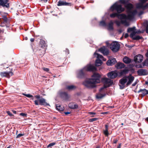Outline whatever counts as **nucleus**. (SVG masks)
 <instances>
[{
    "instance_id": "obj_1",
    "label": "nucleus",
    "mask_w": 148,
    "mask_h": 148,
    "mask_svg": "<svg viewBox=\"0 0 148 148\" xmlns=\"http://www.w3.org/2000/svg\"><path fill=\"white\" fill-rule=\"evenodd\" d=\"M35 97L37 99L34 101V104L36 105H41L44 106H50L49 103L46 102V100L44 98L42 97L40 98V95H36L35 96Z\"/></svg>"
},
{
    "instance_id": "obj_2",
    "label": "nucleus",
    "mask_w": 148,
    "mask_h": 148,
    "mask_svg": "<svg viewBox=\"0 0 148 148\" xmlns=\"http://www.w3.org/2000/svg\"><path fill=\"white\" fill-rule=\"evenodd\" d=\"M90 78L88 80H85L83 83V84L88 88H93L96 87V83L93 80Z\"/></svg>"
},
{
    "instance_id": "obj_3",
    "label": "nucleus",
    "mask_w": 148,
    "mask_h": 148,
    "mask_svg": "<svg viewBox=\"0 0 148 148\" xmlns=\"http://www.w3.org/2000/svg\"><path fill=\"white\" fill-rule=\"evenodd\" d=\"M111 9L112 11L116 10L117 12L119 14L125 11L124 8L122 7L121 4L115 3L111 7Z\"/></svg>"
},
{
    "instance_id": "obj_4",
    "label": "nucleus",
    "mask_w": 148,
    "mask_h": 148,
    "mask_svg": "<svg viewBox=\"0 0 148 148\" xmlns=\"http://www.w3.org/2000/svg\"><path fill=\"white\" fill-rule=\"evenodd\" d=\"M59 95L60 99L63 101H68L71 98L70 95L67 92L65 91H60Z\"/></svg>"
},
{
    "instance_id": "obj_5",
    "label": "nucleus",
    "mask_w": 148,
    "mask_h": 148,
    "mask_svg": "<svg viewBox=\"0 0 148 148\" xmlns=\"http://www.w3.org/2000/svg\"><path fill=\"white\" fill-rule=\"evenodd\" d=\"M110 49L114 52H117L120 49V46L119 43L116 41L112 42L110 45Z\"/></svg>"
},
{
    "instance_id": "obj_6",
    "label": "nucleus",
    "mask_w": 148,
    "mask_h": 148,
    "mask_svg": "<svg viewBox=\"0 0 148 148\" xmlns=\"http://www.w3.org/2000/svg\"><path fill=\"white\" fill-rule=\"evenodd\" d=\"M127 81V79L125 76L123 77L119 80V85L120 89H123L127 87L125 84H126Z\"/></svg>"
},
{
    "instance_id": "obj_7",
    "label": "nucleus",
    "mask_w": 148,
    "mask_h": 148,
    "mask_svg": "<svg viewBox=\"0 0 148 148\" xmlns=\"http://www.w3.org/2000/svg\"><path fill=\"white\" fill-rule=\"evenodd\" d=\"M101 75L98 73H94L92 75L91 80H93L96 84L100 83L101 82Z\"/></svg>"
},
{
    "instance_id": "obj_8",
    "label": "nucleus",
    "mask_w": 148,
    "mask_h": 148,
    "mask_svg": "<svg viewBox=\"0 0 148 148\" xmlns=\"http://www.w3.org/2000/svg\"><path fill=\"white\" fill-rule=\"evenodd\" d=\"M128 14V19L132 20L133 19L137 13V11L136 10H132L127 11Z\"/></svg>"
},
{
    "instance_id": "obj_9",
    "label": "nucleus",
    "mask_w": 148,
    "mask_h": 148,
    "mask_svg": "<svg viewBox=\"0 0 148 148\" xmlns=\"http://www.w3.org/2000/svg\"><path fill=\"white\" fill-rule=\"evenodd\" d=\"M11 71L8 72H2L0 73V75L2 77H5L9 78L11 76L13 75V73L12 72L13 71L12 69H11Z\"/></svg>"
},
{
    "instance_id": "obj_10",
    "label": "nucleus",
    "mask_w": 148,
    "mask_h": 148,
    "mask_svg": "<svg viewBox=\"0 0 148 148\" xmlns=\"http://www.w3.org/2000/svg\"><path fill=\"white\" fill-rule=\"evenodd\" d=\"M9 0H0V6L9 9L10 8L9 3H8Z\"/></svg>"
},
{
    "instance_id": "obj_11",
    "label": "nucleus",
    "mask_w": 148,
    "mask_h": 148,
    "mask_svg": "<svg viewBox=\"0 0 148 148\" xmlns=\"http://www.w3.org/2000/svg\"><path fill=\"white\" fill-rule=\"evenodd\" d=\"M143 56L140 54L134 57V61L136 63L141 62L143 61Z\"/></svg>"
},
{
    "instance_id": "obj_12",
    "label": "nucleus",
    "mask_w": 148,
    "mask_h": 148,
    "mask_svg": "<svg viewBox=\"0 0 148 148\" xmlns=\"http://www.w3.org/2000/svg\"><path fill=\"white\" fill-rule=\"evenodd\" d=\"M98 51L102 53L104 56H108L109 52L108 50L104 46L99 48L98 49Z\"/></svg>"
},
{
    "instance_id": "obj_13",
    "label": "nucleus",
    "mask_w": 148,
    "mask_h": 148,
    "mask_svg": "<svg viewBox=\"0 0 148 148\" xmlns=\"http://www.w3.org/2000/svg\"><path fill=\"white\" fill-rule=\"evenodd\" d=\"M84 69L88 71L94 72L97 70L96 67L91 64L88 65L86 67H85Z\"/></svg>"
},
{
    "instance_id": "obj_14",
    "label": "nucleus",
    "mask_w": 148,
    "mask_h": 148,
    "mask_svg": "<svg viewBox=\"0 0 148 148\" xmlns=\"http://www.w3.org/2000/svg\"><path fill=\"white\" fill-rule=\"evenodd\" d=\"M138 75L140 76L145 75L148 74V72L146 69H139L137 71Z\"/></svg>"
},
{
    "instance_id": "obj_15",
    "label": "nucleus",
    "mask_w": 148,
    "mask_h": 148,
    "mask_svg": "<svg viewBox=\"0 0 148 148\" xmlns=\"http://www.w3.org/2000/svg\"><path fill=\"white\" fill-rule=\"evenodd\" d=\"M138 92V93L141 92V93L140 94V96L142 98L143 97L146 95L148 94V90L145 88L140 89Z\"/></svg>"
},
{
    "instance_id": "obj_16",
    "label": "nucleus",
    "mask_w": 148,
    "mask_h": 148,
    "mask_svg": "<svg viewBox=\"0 0 148 148\" xmlns=\"http://www.w3.org/2000/svg\"><path fill=\"white\" fill-rule=\"evenodd\" d=\"M83 69L79 70L77 75V77L78 78L82 79L85 77V73L84 72Z\"/></svg>"
},
{
    "instance_id": "obj_17",
    "label": "nucleus",
    "mask_w": 148,
    "mask_h": 148,
    "mask_svg": "<svg viewBox=\"0 0 148 148\" xmlns=\"http://www.w3.org/2000/svg\"><path fill=\"white\" fill-rule=\"evenodd\" d=\"M117 76V73L116 72L114 71H112L108 74V77L112 79L115 78Z\"/></svg>"
},
{
    "instance_id": "obj_18",
    "label": "nucleus",
    "mask_w": 148,
    "mask_h": 148,
    "mask_svg": "<svg viewBox=\"0 0 148 148\" xmlns=\"http://www.w3.org/2000/svg\"><path fill=\"white\" fill-rule=\"evenodd\" d=\"M101 81L104 84L110 85V86L113 83V82L112 80H111L110 79L107 78H102Z\"/></svg>"
},
{
    "instance_id": "obj_19",
    "label": "nucleus",
    "mask_w": 148,
    "mask_h": 148,
    "mask_svg": "<svg viewBox=\"0 0 148 148\" xmlns=\"http://www.w3.org/2000/svg\"><path fill=\"white\" fill-rule=\"evenodd\" d=\"M39 47L42 49H46L47 45L45 43V42L42 39H41L39 42Z\"/></svg>"
},
{
    "instance_id": "obj_20",
    "label": "nucleus",
    "mask_w": 148,
    "mask_h": 148,
    "mask_svg": "<svg viewBox=\"0 0 148 148\" xmlns=\"http://www.w3.org/2000/svg\"><path fill=\"white\" fill-rule=\"evenodd\" d=\"M69 108L71 109H75L78 108V106L77 104H75L74 102L69 103L68 104Z\"/></svg>"
},
{
    "instance_id": "obj_21",
    "label": "nucleus",
    "mask_w": 148,
    "mask_h": 148,
    "mask_svg": "<svg viewBox=\"0 0 148 148\" xmlns=\"http://www.w3.org/2000/svg\"><path fill=\"white\" fill-rule=\"evenodd\" d=\"M117 62L115 58H113L111 60H108L106 62V64L108 66H112Z\"/></svg>"
},
{
    "instance_id": "obj_22",
    "label": "nucleus",
    "mask_w": 148,
    "mask_h": 148,
    "mask_svg": "<svg viewBox=\"0 0 148 148\" xmlns=\"http://www.w3.org/2000/svg\"><path fill=\"white\" fill-rule=\"evenodd\" d=\"M129 71V70L128 69H124L123 70H121L119 72V76H121L125 75L127 74Z\"/></svg>"
},
{
    "instance_id": "obj_23",
    "label": "nucleus",
    "mask_w": 148,
    "mask_h": 148,
    "mask_svg": "<svg viewBox=\"0 0 148 148\" xmlns=\"http://www.w3.org/2000/svg\"><path fill=\"white\" fill-rule=\"evenodd\" d=\"M125 8L127 9V12L132 10L133 8V5L132 4L130 3H127L125 5Z\"/></svg>"
},
{
    "instance_id": "obj_24",
    "label": "nucleus",
    "mask_w": 148,
    "mask_h": 148,
    "mask_svg": "<svg viewBox=\"0 0 148 148\" xmlns=\"http://www.w3.org/2000/svg\"><path fill=\"white\" fill-rule=\"evenodd\" d=\"M118 18L121 19H125V20H126V19H128V16L125 14H119Z\"/></svg>"
},
{
    "instance_id": "obj_25",
    "label": "nucleus",
    "mask_w": 148,
    "mask_h": 148,
    "mask_svg": "<svg viewBox=\"0 0 148 148\" xmlns=\"http://www.w3.org/2000/svg\"><path fill=\"white\" fill-rule=\"evenodd\" d=\"M113 25L114 23L112 21H110L108 25H107L108 29L109 30H114Z\"/></svg>"
},
{
    "instance_id": "obj_26",
    "label": "nucleus",
    "mask_w": 148,
    "mask_h": 148,
    "mask_svg": "<svg viewBox=\"0 0 148 148\" xmlns=\"http://www.w3.org/2000/svg\"><path fill=\"white\" fill-rule=\"evenodd\" d=\"M123 62L125 64H128L131 62V60L127 56H125L123 59Z\"/></svg>"
},
{
    "instance_id": "obj_27",
    "label": "nucleus",
    "mask_w": 148,
    "mask_h": 148,
    "mask_svg": "<svg viewBox=\"0 0 148 148\" xmlns=\"http://www.w3.org/2000/svg\"><path fill=\"white\" fill-rule=\"evenodd\" d=\"M125 65L123 63L121 62H118L116 65V67L118 69H121L124 68Z\"/></svg>"
},
{
    "instance_id": "obj_28",
    "label": "nucleus",
    "mask_w": 148,
    "mask_h": 148,
    "mask_svg": "<svg viewBox=\"0 0 148 148\" xmlns=\"http://www.w3.org/2000/svg\"><path fill=\"white\" fill-rule=\"evenodd\" d=\"M130 37L131 38H132L133 40H138L143 38L142 36L138 35L135 36H131V34L130 35Z\"/></svg>"
},
{
    "instance_id": "obj_29",
    "label": "nucleus",
    "mask_w": 148,
    "mask_h": 148,
    "mask_svg": "<svg viewBox=\"0 0 148 148\" xmlns=\"http://www.w3.org/2000/svg\"><path fill=\"white\" fill-rule=\"evenodd\" d=\"M147 61L146 60H145L142 63V65L140 64H136L135 65V67L136 68H142L143 67L145 66L146 65V63Z\"/></svg>"
},
{
    "instance_id": "obj_30",
    "label": "nucleus",
    "mask_w": 148,
    "mask_h": 148,
    "mask_svg": "<svg viewBox=\"0 0 148 148\" xmlns=\"http://www.w3.org/2000/svg\"><path fill=\"white\" fill-rule=\"evenodd\" d=\"M134 79V78H128L127 80H128V81H127V82L126 84V86L127 87L130 85L132 83Z\"/></svg>"
},
{
    "instance_id": "obj_31",
    "label": "nucleus",
    "mask_w": 148,
    "mask_h": 148,
    "mask_svg": "<svg viewBox=\"0 0 148 148\" xmlns=\"http://www.w3.org/2000/svg\"><path fill=\"white\" fill-rule=\"evenodd\" d=\"M46 49H40L38 51L39 54L40 56H42L45 54Z\"/></svg>"
},
{
    "instance_id": "obj_32",
    "label": "nucleus",
    "mask_w": 148,
    "mask_h": 148,
    "mask_svg": "<svg viewBox=\"0 0 148 148\" xmlns=\"http://www.w3.org/2000/svg\"><path fill=\"white\" fill-rule=\"evenodd\" d=\"M105 130L103 131V133L106 136H108L109 135V133L108 132V126L107 125H105Z\"/></svg>"
},
{
    "instance_id": "obj_33",
    "label": "nucleus",
    "mask_w": 148,
    "mask_h": 148,
    "mask_svg": "<svg viewBox=\"0 0 148 148\" xmlns=\"http://www.w3.org/2000/svg\"><path fill=\"white\" fill-rule=\"evenodd\" d=\"M115 23L118 26H119L121 23H127V21L126 20H122L121 22L118 21H115Z\"/></svg>"
},
{
    "instance_id": "obj_34",
    "label": "nucleus",
    "mask_w": 148,
    "mask_h": 148,
    "mask_svg": "<svg viewBox=\"0 0 148 148\" xmlns=\"http://www.w3.org/2000/svg\"><path fill=\"white\" fill-rule=\"evenodd\" d=\"M106 94H101V93H98L97 94L96 96V98L97 99H100L102 98L106 95Z\"/></svg>"
},
{
    "instance_id": "obj_35",
    "label": "nucleus",
    "mask_w": 148,
    "mask_h": 148,
    "mask_svg": "<svg viewBox=\"0 0 148 148\" xmlns=\"http://www.w3.org/2000/svg\"><path fill=\"white\" fill-rule=\"evenodd\" d=\"M56 108L57 110L60 111H63L64 110V107L61 106L59 105H56Z\"/></svg>"
},
{
    "instance_id": "obj_36",
    "label": "nucleus",
    "mask_w": 148,
    "mask_h": 148,
    "mask_svg": "<svg viewBox=\"0 0 148 148\" xmlns=\"http://www.w3.org/2000/svg\"><path fill=\"white\" fill-rule=\"evenodd\" d=\"M76 87L75 86L71 85L66 86V89L69 90H70L74 89Z\"/></svg>"
},
{
    "instance_id": "obj_37",
    "label": "nucleus",
    "mask_w": 148,
    "mask_h": 148,
    "mask_svg": "<svg viewBox=\"0 0 148 148\" xmlns=\"http://www.w3.org/2000/svg\"><path fill=\"white\" fill-rule=\"evenodd\" d=\"M102 61L100 59H97L95 61V65L97 66H99L101 64Z\"/></svg>"
},
{
    "instance_id": "obj_38",
    "label": "nucleus",
    "mask_w": 148,
    "mask_h": 148,
    "mask_svg": "<svg viewBox=\"0 0 148 148\" xmlns=\"http://www.w3.org/2000/svg\"><path fill=\"white\" fill-rule=\"evenodd\" d=\"M119 13L117 12L113 13L110 14V16L111 18L117 17L118 18Z\"/></svg>"
},
{
    "instance_id": "obj_39",
    "label": "nucleus",
    "mask_w": 148,
    "mask_h": 148,
    "mask_svg": "<svg viewBox=\"0 0 148 148\" xmlns=\"http://www.w3.org/2000/svg\"><path fill=\"white\" fill-rule=\"evenodd\" d=\"M136 30V27H132L129 28H128L127 30V32H132V33H133V32H135Z\"/></svg>"
},
{
    "instance_id": "obj_40",
    "label": "nucleus",
    "mask_w": 148,
    "mask_h": 148,
    "mask_svg": "<svg viewBox=\"0 0 148 148\" xmlns=\"http://www.w3.org/2000/svg\"><path fill=\"white\" fill-rule=\"evenodd\" d=\"M65 1L59 0L58 2L57 5L58 6L65 5Z\"/></svg>"
},
{
    "instance_id": "obj_41",
    "label": "nucleus",
    "mask_w": 148,
    "mask_h": 148,
    "mask_svg": "<svg viewBox=\"0 0 148 148\" xmlns=\"http://www.w3.org/2000/svg\"><path fill=\"white\" fill-rule=\"evenodd\" d=\"M143 25L145 26H146V32L148 34V21H146L143 23Z\"/></svg>"
},
{
    "instance_id": "obj_42",
    "label": "nucleus",
    "mask_w": 148,
    "mask_h": 148,
    "mask_svg": "<svg viewBox=\"0 0 148 148\" xmlns=\"http://www.w3.org/2000/svg\"><path fill=\"white\" fill-rule=\"evenodd\" d=\"M99 25L100 26H102L105 27L107 26V24L104 21H100L99 23Z\"/></svg>"
},
{
    "instance_id": "obj_43",
    "label": "nucleus",
    "mask_w": 148,
    "mask_h": 148,
    "mask_svg": "<svg viewBox=\"0 0 148 148\" xmlns=\"http://www.w3.org/2000/svg\"><path fill=\"white\" fill-rule=\"evenodd\" d=\"M94 55H97V59H102L103 58V56H102L97 53L96 51H95L94 53Z\"/></svg>"
},
{
    "instance_id": "obj_44",
    "label": "nucleus",
    "mask_w": 148,
    "mask_h": 148,
    "mask_svg": "<svg viewBox=\"0 0 148 148\" xmlns=\"http://www.w3.org/2000/svg\"><path fill=\"white\" fill-rule=\"evenodd\" d=\"M119 2L125 5L127 3L129 2V0H119Z\"/></svg>"
},
{
    "instance_id": "obj_45",
    "label": "nucleus",
    "mask_w": 148,
    "mask_h": 148,
    "mask_svg": "<svg viewBox=\"0 0 148 148\" xmlns=\"http://www.w3.org/2000/svg\"><path fill=\"white\" fill-rule=\"evenodd\" d=\"M22 95H24L28 97L31 98V99L32 100L34 99V98L33 97V96L32 95H30V94H26L23 93L22 94Z\"/></svg>"
},
{
    "instance_id": "obj_46",
    "label": "nucleus",
    "mask_w": 148,
    "mask_h": 148,
    "mask_svg": "<svg viewBox=\"0 0 148 148\" xmlns=\"http://www.w3.org/2000/svg\"><path fill=\"white\" fill-rule=\"evenodd\" d=\"M141 32V31L140 30H138L137 31H135V32H133V33H131V36H135L136 34H139Z\"/></svg>"
},
{
    "instance_id": "obj_47",
    "label": "nucleus",
    "mask_w": 148,
    "mask_h": 148,
    "mask_svg": "<svg viewBox=\"0 0 148 148\" xmlns=\"http://www.w3.org/2000/svg\"><path fill=\"white\" fill-rule=\"evenodd\" d=\"M139 3H138L144 4L146 3L148 0H138Z\"/></svg>"
},
{
    "instance_id": "obj_48",
    "label": "nucleus",
    "mask_w": 148,
    "mask_h": 148,
    "mask_svg": "<svg viewBox=\"0 0 148 148\" xmlns=\"http://www.w3.org/2000/svg\"><path fill=\"white\" fill-rule=\"evenodd\" d=\"M98 118H94L92 119H90L89 120V121L90 122H92L95 121L97 120Z\"/></svg>"
},
{
    "instance_id": "obj_49",
    "label": "nucleus",
    "mask_w": 148,
    "mask_h": 148,
    "mask_svg": "<svg viewBox=\"0 0 148 148\" xmlns=\"http://www.w3.org/2000/svg\"><path fill=\"white\" fill-rule=\"evenodd\" d=\"M4 22L7 23L8 20V18L6 16L4 15L3 16Z\"/></svg>"
},
{
    "instance_id": "obj_50",
    "label": "nucleus",
    "mask_w": 148,
    "mask_h": 148,
    "mask_svg": "<svg viewBox=\"0 0 148 148\" xmlns=\"http://www.w3.org/2000/svg\"><path fill=\"white\" fill-rule=\"evenodd\" d=\"M56 144V143H52L50 144H49L47 146V147L49 148L50 147H51L54 145H55Z\"/></svg>"
},
{
    "instance_id": "obj_51",
    "label": "nucleus",
    "mask_w": 148,
    "mask_h": 148,
    "mask_svg": "<svg viewBox=\"0 0 148 148\" xmlns=\"http://www.w3.org/2000/svg\"><path fill=\"white\" fill-rule=\"evenodd\" d=\"M42 69L45 71H46L48 73H49V68L43 67Z\"/></svg>"
},
{
    "instance_id": "obj_52",
    "label": "nucleus",
    "mask_w": 148,
    "mask_h": 148,
    "mask_svg": "<svg viewBox=\"0 0 148 148\" xmlns=\"http://www.w3.org/2000/svg\"><path fill=\"white\" fill-rule=\"evenodd\" d=\"M6 112L8 115H9L10 116L12 117L13 116V115L10 111H7Z\"/></svg>"
},
{
    "instance_id": "obj_53",
    "label": "nucleus",
    "mask_w": 148,
    "mask_h": 148,
    "mask_svg": "<svg viewBox=\"0 0 148 148\" xmlns=\"http://www.w3.org/2000/svg\"><path fill=\"white\" fill-rule=\"evenodd\" d=\"M20 116H23V117H26L27 114L25 113H21L20 114Z\"/></svg>"
},
{
    "instance_id": "obj_54",
    "label": "nucleus",
    "mask_w": 148,
    "mask_h": 148,
    "mask_svg": "<svg viewBox=\"0 0 148 148\" xmlns=\"http://www.w3.org/2000/svg\"><path fill=\"white\" fill-rule=\"evenodd\" d=\"M24 135V133L23 134H18L16 136V138H20V137L23 136Z\"/></svg>"
},
{
    "instance_id": "obj_55",
    "label": "nucleus",
    "mask_w": 148,
    "mask_h": 148,
    "mask_svg": "<svg viewBox=\"0 0 148 148\" xmlns=\"http://www.w3.org/2000/svg\"><path fill=\"white\" fill-rule=\"evenodd\" d=\"M72 5V3H67L65 1V5L66 6H71Z\"/></svg>"
},
{
    "instance_id": "obj_56",
    "label": "nucleus",
    "mask_w": 148,
    "mask_h": 148,
    "mask_svg": "<svg viewBox=\"0 0 148 148\" xmlns=\"http://www.w3.org/2000/svg\"><path fill=\"white\" fill-rule=\"evenodd\" d=\"M125 77H126L127 79L128 78H131L132 77V78H134V77L133 76H132V75L131 74H130L128 76H125Z\"/></svg>"
},
{
    "instance_id": "obj_57",
    "label": "nucleus",
    "mask_w": 148,
    "mask_h": 148,
    "mask_svg": "<svg viewBox=\"0 0 148 148\" xmlns=\"http://www.w3.org/2000/svg\"><path fill=\"white\" fill-rule=\"evenodd\" d=\"M106 84H104L103 85V87L104 88H107L109 87L110 86V85H108V86L106 85Z\"/></svg>"
},
{
    "instance_id": "obj_58",
    "label": "nucleus",
    "mask_w": 148,
    "mask_h": 148,
    "mask_svg": "<svg viewBox=\"0 0 148 148\" xmlns=\"http://www.w3.org/2000/svg\"><path fill=\"white\" fill-rule=\"evenodd\" d=\"M88 114L90 115H95L96 114V112H88Z\"/></svg>"
},
{
    "instance_id": "obj_59",
    "label": "nucleus",
    "mask_w": 148,
    "mask_h": 148,
    "mask_svg": "<svg viewBox=\"0 0 148 148\" xmlns=\"http://www.w3.org/2000/svg\"><path fill=\"white\" fill-rule=\"evenodd\" d=\"M144 13V12L143 11H140L139 13V15H141L143 14Z\"/></svg>"
},
{
    "instance_id": "obj_60",
    "label": "nucleus",
    "mask_w": 148,
    "mask_h": 148,
    "mask_svg": "<svg viewBox=\"0 0 148 148\" xmlns=\"http://www.w3.org/2000/svg\"><path fill=\"white\" fill-rule=\"evenodd\" d=\"M129 36V34L127 33H126L124 37L125 38H127Z\"/></svg>"
},
{
    "instance_id": "obj_61",
    "label": "nucleus",
    "mask_w": 148,
    "mask_h": 148,
    "mask_svg": "<svg viewBox=\"0 0 148 148\" xmlns=\"http://www.w3.org/2000/svg\"><path fill=\"white\" fill-rule=\"evenodd\" d=\"M118 141V140L117 139H116V140H113V143L116 144L117 142Z\"/></svg>"
},
{
    "instance_id": "obj_62",
    "label": "nucleus",
    "mask_w": 148,
    "mask_h": 148,
    "mask_svg": "<svg viewBox=\"0 0 148 148\" xmlns=\"http://www.w3.org/2000/svg\"><path fill=\"white\" fill-rule=\"evenodd\" d=\"M137 84V82H136L132 84V86H136V84Z\"/></svg>"
},
{
    "instance_id": "obj_63",
    "label": "nucleus",
    "mask_w": 148,
    "mask_h": 148,
    "mask_svg": "<svg viewBox=\"0 0 148 148\" xmlns=\"http://www.w3.org/2000/svg\"><path fill=\"white\" fill-rule=\"evenodd\" d=\"M105 88H104V87H101L100 88V89L99 90V91L100 92H101L102 90H103Z\"/></svg>"
},
{
    "instance_id": "obj_64",
    "label": "nucleus",
    "mask_w": 148,
    "mask_h": 148,
    "mask_svg": "<svg viewBox=\"0 0 148 148\" xmlns=\"http://www.w3.org/2000/svg\"><path fill=\"white\" fill-rule=\"evenodd\" d=\"M120 34L122 32V30L121 29H119L118 30Z\"/></svg>"
}]
</instances>
